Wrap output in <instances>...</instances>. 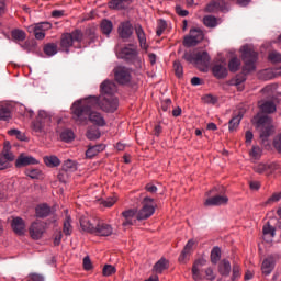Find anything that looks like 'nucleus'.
I'll use <instances>...</instances> for the list:
<instances>
[{"label":"nucleus","instance_id":"nucleus-1","mask_svg":"<svg viewBox=\"0 0 281 281\" xmlns=\"http://www.w3.org/2000/svg\"><path fill=\"white\" fill-rule=\"evenodd\" d=\"M99 108V98L89 97L85 100H78L71 105V115L75 123L78 125L92 124L103 127L106 125L104 116L99 112H93L92 109Z\"/></svg>","mask_w":281,"mask_h":281},{"label":"nucleus","instance_id":"nucleus-2","mask_svg":"<svg viewBox=\"0 0 281 281\" xmlns=\"http://www.w3.org/2000/svg\"><path fill=\"white\" fill-rule=\"evenodd\" d=\"M134 30H135V34L138 38L140 48L147 49L148 45H147V41H146V34L140 24H135V26L133 27V25L131 24V21L121 22L119 25V29H117L119 36L122 40H130L131 36L133 35Z\"/></svg>","mask_w":281,"mask_h":281},{"label":"nucleus","instance_id":"nucleus-3","mask_svg":"<svg viewBox=\"0 0 281 281\" xmlns=\"http://www.w3.org/2000/svg\"><path fill=\"white\" fill-rule=\"evenodd\" d=\"M251 122L260 132L259 138L261 144L267 145L268 138L273 134L272 119L266 114L258 113Z\"/></svg>","mask_w":281,"mask_h":281},{"label":"nucleus","instance_id":"nucleus-4","mask_svg":"<svg viewBox=\"0 0 281 281\" xmlns=\"http://www.w3.org/2000/svg\"><path fill=\"white\" fill-rule=\"evenodd\" d=\"M241 60H244V75H247L256 69L258 52L255 50L252 45L246 44L241 46Z\"/></svg>","mask_w":281,"mask_h":281},{"label":"nucleus","instance_id":"nucleus-5","mask_svg":"<svg viewBox=\"0 0 281 281\" xmlns=\"http://www.w3.org/2000/svg\"><path fill=\"white\" fill-rule=\"evenodd\" d=\"M83 32L79 29L74 30L70 33H64L60 37V47L66 53L69 54L70 47L74 46L75 43H82L83 41Z\"/></svg>","mask_w":281,"mask_h":281},{"label":"nucleus","instance_id":"nucleus-6","mask_svg":"<svg viewBox=\"0 0 281 281\" xmlns=\"http://www.w3.org/2000/svg\"><path fill=\"white\" fill-rule=\"evenodd\" d=\"M119 57L124 59L127 64L134 65L135 68H142V60L134 48L123 47L119 53Z\"/></svg>","mask_w":281,"mask_h":281},{"label":"nucleus","instance_id":"nucleus-7","mask_svg":"<svg viewBox=\"0 0 281 281\" xmlns=\"http://www.w3.org/2000/svg\"><path fill=\"white\" fill-rule=\"evenodd\" d=\"M114 79L119 85H128L132 80L131 68L119 65L114 67Z\"/></svg>","mask_w":281,"mask_h":281},{"label":"nucleus","instance_id":"nucleus-8","mask_svg":"<svg viewBox=\"0 0 281 281\" xmlns=\"http://www.w3.org/2000/svg\"><path fill=\"white\" fill-rule=\"evenodd\" d=\"M155 212L154 206V199L151 198H144L143 200V207L138 211L136 215L137 221H145L148 220Z\"/></svg>","mask_w":281,"mask_h":281},{"label":"nucleus","instance_id":"nucleus-9","mask_svg":"<svg viewBox=\"0 0 281 281\" xmlns=\"http://www.w3.org/2000/svg\"><path fill=\"white\" fill-rule=\"evenodd\" d=\"M204 38L203 31L198 27H192L190 30V35L184 36L183 44L187 47H194L201 43Z\"/></svg>","mask_w":281,"mask_h":281},{"label":"nucleus","instance_id":"nucleus-10","mask_svg":"<svg viewBox=\"0 0 281 281\" xmlns=\"http://www.w3.org/2000/svg\"><path fill=\"white\" fill-rule=\"evenodd\" d=\"M45 232H46V224L40 220L32 222V224L29 227V234L33 240L42 239Z\"/></svg>","mask_w":281,"mask_h":281},{"label":"nucleus","instance_id":"nucleus-11","mask_svg":"<svg viewBox=\"0 0 281 281\" xmlns=\"http://www.w3.org/2000/svg\"><path fill=\"white\" fill-rule=\"evenodd\" d=\"M98 108L108 113H113L117 110V99L115 97H100L98 98Z\"/></svg>","mask_w":281,"mask_h":281},{"label":"nucleus","instance_id":"nucleus-12","mask_svg":"<svg viewBox=\"0 0 281 281\" xmlns=\"http://www.w3.org/2000/svg\"><path fill=\"white\" fill-rule=\"evenodd\" d=\"M50 122L52 116L45 111H40L36 121L32 124L33 131L36 133H42L45 125L49 124Z\"/></svg>","mask_w":281,"mask_h":281},{"label":"nucleus","instance_id":"nucleus-13","mask_svg":"<svg viewBox=\"0 0 281 281\" xmlns=\"http://www.w3.org/2000/svg\"><path fill=\"white\" fill-rule=\"evenodd\" d=\"M93 235L98 237H110L113 235V227L104 221L98 218Z\"/></svg>","mask_w":281,"mask_h":281},{"label":"nucleus","instance_id":"nucleus-14","mask_svg":"<svg viewBox=\"0 0 281 281\" xmlns=\"http://www.w3.org/2000/svg\"><path fill=\"white\" fill-rule=\"evenodd\" d=\"M98 218L89 217V216H81L80 217V227L83 232L93 235L95 231Z\"/></svg>","mask_w":281,"mask_h":281},{"label":"nucleus","instance_id":"nucleus-15","mask_svg":"<svg viewBox=\"0 0 281 281\" xmlns=\"http://www.w3.org/2000/svg\"><path fill=\"white\" fill-rule=\"evenodd\" d=\"M100 91L101 97H115L117 86L115 81H109V79H105V81L100 86Z\"/></svg>","mask_w":281,"mask_h":281},{"label":"nucleus","instance_id":"nucleus-16","mask_svg":"<svg viewBox=\"0 0 281 281\" xmlns=\"http://www.w3.org/2000/svg\"><path fill=\"white\" fill-rule=\"evenodd\" d=\"M211 57L206 50L195 52V65L200 67L201 70H205L209 66Z\"/></svg>","mask_w":281,"mask_h":281},{"label":"nucleus","instance_id":"nucleus-17","mask_svg":"<svg viewBox=\"0 0 281 281\" xmlns=\"http://www.w3.org/2000/svg\"><path fill=\"white\" fill-rule=\"evenodd\" d=\"M38 160L35 159L33 156L26 155V154H20L18 158L15 159V167L22 168L26 167L29 165H37Z\"/></svg>","mask_w":281,"mask_h":281},{"label":"nucleus","instance_id":"nucleus-18","mask_svg":"<svg viewBox=\"0 0 281 281\" xmlns=\"http://www.w3.org/2000/svg\"><path fill=\"white\" fill-rule=\"evenodd\" d=\"M228 198L226 195H215L205 200V207H215L220 205H227Z\"/></svg>","mask_w":281,"mask_h":281},{"label":"nucleus","instance_id":"nucleus-19","mask_svg":"<svg viewBox=\"0 0 281 281\" xmlns=\"http://www.w3.org/2000/svg\"><path fill=\"white\" fill-rule=\"evenodd\" d=\"M278 165L277 164H258L257 166H254V171L259 173V175H266V176H270L271 173H273V171H276L278 169Z\"/></svg>","mask_w":281,"mask_h":281},{"label":"nucleus","instance_id":"nucleus-20","mask_svg":"<svg viewBox=\"0 0 281 281\" xmlns=\"http://www.w3.org/2000/svg\"><path fill=\"white\" fill-rule=\"evenodd\" d=\"M11 228L15 235L23 236L25 234L24 220L21 217H14L11 222Z\"/></svg>","mask_w":281,"mask_h":281},{"label":"nucleus","instance_id":"nucleus-21","mask_svg":"<svg viewBox=\"0 0 281 281\" xmlns=\"http://www.w3.org/2000/svg\"><path fill=\"white\" fill-rule=\"evenodd\" d=\"M274 267H276V260L272 256H269V257L265 258L262 263H261L262 274H265V276L271 274Z\"/></svg>","mask_w":281,"mask_h":281},{"label":"nucleus","instance_id":"nucleus-22","mask_svg":"<svg viewBox=\"0 0 281 281\" xmlns=\"http://www.w3.org/2000/svg\"><path fill=\"white\" fill-rule=\"evenodd\" d=\"M122 214H123V217H124L123 227L133 226L134 223L137 220L136 211L135 210H127V211H124Z\"/></svg>","mask_w":281,"mask_h":281},{"label":"nucleus","instance_id":"nucleus-23","mask_svg":"<svg viewBox=\"0 0 281 281\" xmlns=\"http://www.w3.org/2000/svg\"><path fill=\"white\" fill-rule=\"evenodd\" d=\"M213 75L217 78V79H224L227 77L228 75V69L226 67V65L217 63L214 65L213 67Z\"/></svg>","mask_w":281,"mask_h":281},{"label":"nucleus","instance_id":"nucleus-24","mask_svg":"<svg viewBox=\"0 0 281 281\" xmlns=\"http://www.w3.org/2000/svg\"><path fill=\"white\" fill-rule=\"evenodd\" d=\"M35 214L37 218H47L52 214V209L47 204H40L35 207Z\"/></svg>","mask_w":281,"mask_h":281},{"label":"nucleus","instance_id":"nucleus-25","mask_svg":"<svg viewBox=\"0 0 281 281\" xmlns=\"http://www.w3.org/2000/svg\"><path fill=\"white\" fill-rule=\"evenodd\" d=\"M193 246H194V241L192 239H190L188 241V244L184 246V249L182 250V252L179 257V262L184 263L189 259V257L192 252Z\"/></svg>","mask_w":281,"mask_h":281},{"label":"nucleus","instance_id":"nucleus-26","mask_svg":"<svg viewBox=\"0 0 281 281\" xmlns=\"http://www.w3.org/2000/svg\"><path fill=\"white\" fill-rule=\"evenodd\" d=\"M100 30L103 35L109 37L113 32V22L109 19H103L100 23Z\"/></svg>","mask_w":281,"mask_h":281},{"label":"nucleus","instance_id":"nucleus-27","mask_svg":"<svg viewBox=\"0 0 281 281\" xmlns=\"http://www.w3.org/2000/svg\"><path fill=\"white\" fill-rule=\"evenodd\" d=\"M105 150V145L99 144L94 146H89L87 151H86V157L91 159L95 157L99 153Z\"/></svg>","mask_w":281,"mask_h":281},{"label":"nucleus","instance_id":"nucleus-28","mask_svg":"<svg viewBox=\"0 0 281 281\" xmlns=\"http://www.w3.org/2000/svg\"><path fill=\"white\" fill-rule=\"evenodd\" d=\"M225 2H221V1H216V0H212L207 5L205 11L207 13H217L220 11H223Z\"/></svg>","mask_w":281,"mask_h":281},{"label":"nucleus","instance_id":"nucleus-29","mask_svg":"<svg viewBox=\"0 0 281 281\" xmlns=\"http://www.w3.org/2000/svg\"><path fill=\"white\" fill-rule=\"evenodd\" d=\"M276 231L277 227L274 223L272 222V218L268 221L263 226H262V234L265 236H270L271 238L276 237Z\"/></svg>","mask_w":281,"mask_h":281},{"label":"nucleus","instance_id":"nucleus-30","mask_svg":"<svg viewBox=\"0 0 281 281\" xmlns=\"http://www.w3.org/2000/svg\"><path fill=\"white\" fill-rule=\"evenodd\" d=\"M43 52L46 56L53 57L58 54V45L56 43H47L44 45Z\"/></svg>","mask_w":281,"mask_h":281},{"label":"nucleus","instance_id":"nucleus-31","mask_svg":"<svg viewBox=\"0 0 281 281\" xmlns=\"http://www.w3.org/2000/svg\"><path fill=\"white\" fill-rule=\"evenodd\" d=\"M218 271L221 276L228 277L232 271L231 262L226 259L222 260L218 266Z\"/></svg>","mask_w":281,"mask_h":281},{"label":"nucleus","instance_id":"nucleus-32","mask_svg":"<svg viewBox=\"0 0 281 281\" xmlns=\"http://www.w3.org/2000/svg\"><path fill=\"white\" fill-rule=\"evenodd\" d=\"M167 269H168V261L165 258H161L160 260H158L153 268L154 272L159 274H161Z\"/></svg>","mask_w":281,"mask_h":281},{"label":"nucleus","instance_id":"nucleus-33","mask_svg":"<svg viewBox=\"0 0 281 281\" xmlns=\"http://www.w3.org/2000/svg\"><path fill=\"white\" fill-rule=\"evenodd\" d=\"M130 0H111L109 2V8L112 10H124L126 9V3Z\"/></svg>","mask_w":281,"mask_h":281},{"label":"nucleus","instance_id":"nucleus-34","mask_svg":"<svg viewBox=\"0 0 281 281\" xmlns=\"http://www.w3.org/2000/svg\"><path fill=\"white\" fill-rule=\"evenodd\" d=\"M241 67V60L238 57H233L228 60V70L231 72H237Z\"/></svg>","mask_w":281,"mask_h":281},{"label":"nucleus","instance_id":"nucleus-35","mask_svg":"<svg viewBox=\"0 0 281 281\" xmlns=\"http://www.w3.org/2000/svg\"><path fill=\"white\" fill-rule=\"evenodd\" d=\"M74 233V227L71 225V217L67 216L63 224V234L65 236H71Z\"/></svg>","mask_w":281,"mask_h":281},{"label":"nucleus","instance_id":"nucleus-36","mask_svg":"<svg viewBox=\"0 0 281 281\" xmlns=\"http://www.w3.org/2000/svg\"><path fill=\"white\" fill-rule=\"evenodd\" d=\"M11 119V108L9 105H0V120L8 122Z\"/></svg>","mask_w":281,"mask_h":281},{"label":"nucleus","instance_id":"nucleus-37","mask_svg":"<svg viewBox=\"0 0 281 281\" xmlns=\"http://www.w3.org/2000/svg\"><path fill=\"white\" fill-rule=\"evenodd\" d=\"M11 37L16 42H23L26 40V33L23 30L14 29L11 31Z\"/></svg>","mask_w":281,"mask_h":281},{"label":"nucleus","instance_id":"nucleus-38","mask_svg":"<svg viewBox=\"0 0 281 281\" xmlns=\"http://www.w3.org/2000/svg\"><path fill=\"white\" fill-rule=\"evenodd\" d=\"M260 110L262 113L271 114L277 111V106L273 102L267 101L260 105Z\"/></svg>","mask_w":281,"mask_h":281},{"label":"nucleus","instance_id":"nucleus-39","mask_svg":"<svg viewBox=\"0 0 281 281\" xmlns=\"http://www.w3.org/2000/svg\"><path fill=\"white\" fill-rule=\"evenodd\" d=\"M29 32H33L35 40L42 41L45 38V31L37 29L36 24L29 26Z\"/></svg>","mask_w":281,"mask_h":281},{"label":"nucleus","instance_id":"nucleus-40","mask_svg":"<svg viewBox=\"0 0 281 281\" xmlns=\"http://www.w3.org/2000/svg\"><path fill=\"white\" fill-rule=\"evenodd\" d=\"M44 162L47 167H57L60 165V159L56 156H46Z\"/></svg>","mask_w":281,"mask_h":281},{"label":"nucleus","instance_id":"nucleus-41","mask_svg":"<svg viewBox=\"0 0 281 281\" xmlns=\"http://www.w3.org/2000/svg\"><path fill=\"white\" fill-rule=\"evenodd\" d=\"M101 137V132L100 130L95 128V127H90L88 131H87V138L89 140H97Z\"/></svg>","mask_w":281,"mask_h":281},{"label":"nucleus","instance_id":"nucleus-42","mask_svg":"<svg viewBox=\"0 0 281 281\" xmlns=\"http://www.w3.org/2000/svg\"><path fill=\"white\" fill-rule=\"evenodd\" d=\"M205 265H206V261L203 258L198 259L194 262V265L192 267V273H193L194 279L200 274V267H204Z\"/></svg>","mask_w":281,"mask_h":281},{"label":"nucleus","instance_id":"nucleus-43","mask_svg":"<svg viewBox=\"0 0 281 281\" xmlns=\"http://www.w3.org/2000/svg\"><path fill=\"white\" fill-rule=\"evenodd\" d=\"M241 120L243 115L240 113L233 117L231 122H228V131L234 132L239 126Z\"/></svg>","mask_w":281,"mask_h":281},{"label":"nucleus","instance_id":"nucleus-44","mask_svg":"<svg viewBox=\"0 0 281 281\" xmlns=\"http://www.w3.org/2000/svg\"><path fill=\"white\" fill-rule=\"evenodd\" d=\"M222 251L220 247H214L211 251V262L213 265H217V262L221 260Z\"/></svg>","mask_w":281,"mask_h":281},{"label":"nucleus","instance_id":"nucleus-45","mask_svg":"<svg viewBox=\"0 0 281 281\" xmlns=\"http://www.w3.org/2000/svg\"><path fill=\"white\" fill-rule=\"evenodd\" d=\"M10 150H11L10 143H4V148L2 149L1 156L7 158V160H9V161H13L14 155L12 153H10Z\"/></svg>","mask_w":281,"mask_h":281},{"label":"nucleus","instance_id":"nucleus-46","mask_svg":"<svg viewBox=\"0 0 281 281\" xmlns=\"http://www.w3.org/2000/svg\"><path fill=\"white\" fill-rule=\"evenodd\" d=\"M60 139L64 140V142H71L75 139V133L74 131L71 130H64L61 133H60Z\"/></svg>","mask_w":281,"mask_h":281},{"label":"nucleus","instance_id":"nucleus-47","mask_svg":"<svg viewBox=\"0 0 281 281\" xmlns=\"http://www.w3.org/2000/svg\"><path fill=\"white\" fill-rule=\"evenodd\" d=\"M204 25H205L206 27H211V29L216 27V25H217V20H216V18L213 16V15H206V16H204Z\"/></svg>","mask_w":281,"mask_h":281},{"label":"nucleus","instance_id":"nucleus-48","mask_svg":"<svg viewBox=\"0 0 281 281\" xmlns=\"http://www.w3.org/2000/svg\"><path fill=\"white\" fill-rule=\"evenodd\" d=\"M268 58L273 64L281 63V53L277 50H271L268 55Z\"/></svg>","mask_w":281,"mask_h":281},{"label":"nucleus","instance_id":"nucleus-49","mask_svg":"<svg viewBox=\"0 0 281 281\" xmlns=\"http://www.w3.org/2000/svg\"><path fill=\"white\" fill-rule=\"evenodd\" d=\"M25 176L30 177L31 179H38L42 175L40 169H26L24 171Z\"/></svg>","mask_w":281,"mask_h":281},{"label":"nucleus","instance_id":"nucleus-50","mask_svg":"<svg viewBox=\"0 0 281 281\" xmlns=\"http://www.w3.org/2000/svg\"><path fill=\"white\" fill-rule=\"evenodd\" d=\"M102 274L104 277H111L113 274H115V268L113 265H105L102 269Z\"/></svg>","mask_w":281,"mask_h":281},{"label":"nucleus","instance_id":"nucleus-51","mask_svg":"<svg viewBox=\"0 0 281 281\" xmlns=\"http://www.w3.org/2000/svg\"><path fill=\"white\" fill-rule=\"evenodd\" d=\"M8 134L11 135V136H15L16 139H19V140H25L26 139L25 134L20 132V131H18V130H10L8 132Z\"/></svg>","mask_w":281,"mask_h":281},{"label":"nucleus","instance_id":"nucleus-52","mask_svg":"<svg viewBox=\"0 0 281 281\" xmlns=\"http://www.w3.org/2000/svg\"><path fill=\"white\" fill-rule=\"evenodd\" d=\"M195 52H186L183 54V59L190 64H195Z\"/></svg>","mask_w":281,"mask_h":281},{"label":"nucleus","instance_id":"nucleus-53","mask_svg":"<svg viewBox=\"0 0 281 281\" xmlns=\"http://www.w3.org/2000/svg\"><path fill=\"white\" fill-rule=\"evenodd\" d=\"M241 277L240 272V266L239 265H233V281H237Z\"/></svg>","mask_w":281,"mask_h":281},{"label":"nucleus","instance_id":"nucleus-54","mask_svg":"<svg viewBox=\"0 0 281 281\" xmlns=\"http://www.w3.org/2000/svg\"><path fill=\"white\" fill-rule=\"evenodd\" d=\"M35 25H36V30H42L44 32L49 31L53 27L50 22H40V23H36Z\"/></svg>","mask_w":281,"mask_h":281},{"label":"nucleus","instance_id":"nucleus-55","mask_svg":"<svg viewBox=\"0 0 281 281\" xmlns=\"http://www.w3.org/2000/svg\"><path fill=\"white\" fill-rule=\"evenodd\" d=\"M278 201H281V192L273 193V194L266 201V205H270L271 203H278Z\"/></svg>","mask_w":281,"mask_h":281},{"label":"nucleus","instance_id":"nucleus-56","mask_svg":"<svg viewBox=\"0 0 281 281\" xmlns=\"http://www.w3.org/2000/svg\"><path fill=\"white\" fill-rule=\"evenodd\" d=\"M261 154H262V150L260 147L258 146H254L250 150V156L254 158V159H259L261 157Z\"/></svg>","mask_w":281,"mask_h":281},{"label":"nucleus","instance_id":"nucleus-57","mask_svg":"<svg viewBox=\"0 0 281 281\" xmlns=\"http://www.w3.org/2000/svg\"><path fill=\"white\" fill-rule=\"evenodd\" d=\"M173 68H175V71H176V76L178 78H181L183 76V67L180 64V61H175Z\"/></svg>","mask_w":281,"mask_h":281},{"label":"nucleus","instance_id":"nucleus-58","mask_svg":"<svg viewBox=\"0 0 281 281\" xmlns=\"http://www.w3.org/2000/svg\"><path fill=\"white\" fill-rule=\"evenodd\" d=\"M245 81H246V75H237V77H235V79H233V81H231V85L238 87L241 83H244Z\"/></svg>","mask_w":281,"mask_h":281},{"label":"nucleus","instance_id":"nucleus-59","mask_svg":"<svg viewBox=\"0 0 281 281\" xmlns=\"http://www.w3.org/2000/svg\"><path fill=\"white\" fill-rule=\"evenodd\" d=\"M63 169L65 171H68V170H76L77 169V165L75 161L72 160H67L65 161V164L63 165Z\"/></svg>","mask_w":281,"mask_h":281},{"label":"nucleus","instance_id":"nucleus-60","mask_svg":"<svg viewBox=\"0 0 281 281\" xmlns=\"http://www.w3.org/2000/svg\"><path fill=\"white\" fill-rule=\"evenodd\" d=\"M117 201V198H108L106 200H102V205H104V207H113V205H115Z\"/></svg>","mask_w":281,"mask_h":281},{"label":"nucleus","instance_id":"nucleus-61","mask_svg":"<svg viewBox=\"0 0 281 281\" xmlns=\"http://www.w3.org/2000/svg\"><path fill=\"white\" fill-rule=\"evenodd\" d=\"M10 166V160L7 159L3 155H0V170H4L9 168Z\"/></svg>","mask_w":281,"mask_h":281},{"label":"nucleus","instance_id":"nucleus-62","mask_svg":"<svg viewBox=\"0 0 281 281\" xmlns=\"http://www.w3.org/2000/svg\"><path fill=\"white\" fill-rule=\"evenodd\" d=\"M92 268H93V266H92V261H91L90 257L86 256L83 258V269L86 271H90V270H92Z\"/></svg>","mask_w":281,"mask_h":281},{"label":"nucleus","instance_id":"nucleus-63","mask_svg":"<svg viewBox=\"0 0 281 281\" xmlns=\"http://www.w3.org/2000/svg\"><path fill=\"white\" fill-rule=\"evenodd\" d=\"M273 147L276 148V150L281 154V135H278L274 137L273 139Z\"/></svg>","mask_w":281,"mask_h":281},{"label":"nucleus","instance_id":"nucleus-64","mask_svg":"<svg viewBox=\"0 0 281 281\" xmlns=\"http://www.w3.org/2000/svg\"><path fill=\"white\" fill-rule=\"evenodd\" d=\"M205 274L209 281H214L216 279V276L211 267L205 270Z\"/></svg>","mask_w":281,"mask_h":281}]
</instances>
